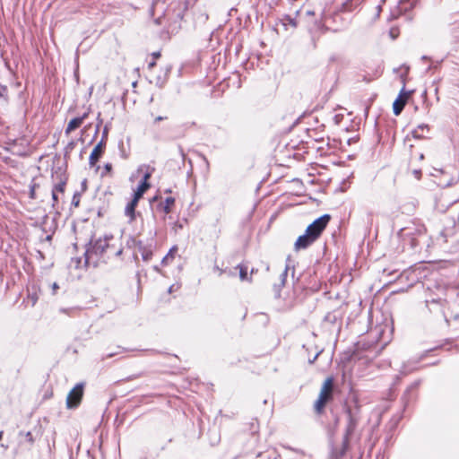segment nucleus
I'll use <instances>...</instances> for the list:
<instances>
[{"label": "nucleus", "mask_w": 459, "mask_h": 459, "mask_svg": "<svg viewBox=\"0 0 459 459\" xmlns=\"http://www.w3.org/2000/svg\"><path fill=\"white\" fill-rule=\"evenodd\" d=\"M152 176V171L146 166H141L130 177V180L134 181L138 178H142V180L135 190H134V196L132 201L126 205L125 212L126 215L130 218V221H134L135 218L134 210L142 198L143 194L150 188L149 179Z\"/></svg>", "instance_id": "nucleus-1"}, {"label": "nucleus", "mask_w": 459, "mask_h": 459, "mask_svg": "<svg viewBox=\"0 0 459 459\" xmlns=\"http://www.w3.org/2000/svg\"><path fill=\"white\" fill-rule=\"evenodd\" d=\"M333 380L332 377H328L325 380L319 396L315 403L316 410L320 412L327 401L331 398L333 391Z\"/></svg>", "instance_id": "nucleus-2"}, {"label": "nucleus", "mask_w": 459, "mask_h": 459, "mask_svg": "<svg viewBox=\"0 0 459 459\" xmlns=\"http://www.w3.org/2000/svg\"><path fill=\"white\" fill-rule=\"evenodd\" d=\"M329 220V215H323L311 223L306 230L316 239L328 224Z\"/></svg>", "instance_id": "nucleus-3"}, {"label": "nucleus", "mask_w": 459, "mask_h": 459, "mask_svg": "<svg viewBox=\"0 0 459 459\" xmlns=\"http://www.w3.org/2000/svg\"><path fill=\"white\" fill-rule=\"evenodd\" d=\"M83 394V385H76L68 394L66 398V405L68 408H75L81 403Z\"/></svg>", "instance_id": "nucleus-4"}, {"label": "nucleus", "mask_w": 459, "mask_h": 459, "mask_svg": "<svg viewBox=\"0 0 459 459\" xmlns=\"http://www.w3.org/2000/svg\"><path fill=\"white\" fill-rule=\"evenodd\" d=\"M411 95V91H405L404 88H403L401 90L398 97L393 103V110H394V114L395 116H398L401 114L402 110L403 109L404 106L406 105Z\"/></svg>", "instance_id": "nucleus-5"}, {"label": "nucleus", "mask_w": 459, "mask_h": 459, "mask_svg": "<svg viewBox=\"0 0 459 459\" xmlns=\"http://www.w3.org/2000/svg\"><path fill=\"white\" fill-rule=\"evenodd\" d=\"M316 238H314L306 230L305 234L299 237L297 241L295 242V248L297 250L306 248L309 245H311Z\"/></svg>", "instance_id": "nucleus-6"}, {"label": "nucleus", "mask_w": 459, "mask_h": 459, "mask_svg": "<svg viewBox=\"0 0 459 459\" xmlns=\"http://www.w3.org/2000/svg\"><path fill=\"white\" fill-rule=\"evenodd\" d=\"M102 152H103V144H102V143H100L94 147V149L92 150V152L90 155L89 161L91 166H94L96 164V162L101 156Z\"/></svg>", "instance_id": "nucleus-7"}, {"label": "nucleus", "mask_w": 459, "mask_h": 459, "mask_svg": "<svg viewBox=\"0 0 459 459\" xmlns=\"http://www.w3.org/2000/svg\"><path fill=\"white\" fill-rule=\"evenodd\" d=\"M87 117V114H84L82 117H75L74 119H72L68 125H67V127L65 129V133L68 134H70L72 131L75 130L76 128H78L79 126H81V125L83 123L84 119Z\"/></svg>", "instance_id": "nucleus-8"}, {"label": "nucleus", "mask_w": 459, "mask_h": 459, "mask_svg": "<svg viewBox=\"0 0 459 459\" xmlns=\"http://www.w3.org/2000/svg\"><path fill=\"white\" fill-rule=\"evenodd\" d=\"M174 204V199L173 198H167L166 199V211L168 212L169 207Z\"/></svg>", "instance_id": "nucleus-9"}, {"label": "nucleus", "mask_w": 459, "mask_h": 459, "mask_svg": "<svg viewBox=\"0 0 459 459\" xmlns=\"http://www.w3.org/2000/svg\"><path fill=\"white\" fill-rule=\"evenodd\" d=\"M176 250H177V249H176L175 247H174V248H172V249H170L169 254L165 257V260H167V259L169 258V255H172V254H173L174 252H176Z\"/></svg>", "instance_id": "nucleus-10"}, {"label": "nucleus", "mask_w": 459, "mask_h": 459, "mask_svg": "<svg viewBox=\"0 0 459 459\" xmlns=\"http://www.w3.org/2000/svg\"><path fill=\"white\" fill-rule=\"evenodd\" d=\"M247 273H245L243 270L240 271V278L244 280L246 278Z\"/></svg>", "instance_id": "nucleus-11"}, {"label": "nucleus", "mask_w": 459, "mask_h": 459, "mask_svg": "<svg viewBox=\"0 0 459 459\" xmlns=\"http://www.w3.org/2000/svg\"><path fill=\"white\" fill-rule=\"evenodd\" d=\"M152 56H153V60H156L157 58H159L160 54L159 53H153Z\"/></svg>", "instance_id": "nucleus-12"}, {"label": "nucleus", "mask_w": 459, "mask_h": 459, "mask_svg": "<svg viewBox=\"0 0 459 459\" xmlns=\"http://www.w3.org/2000/svg\"><path fill=\"white\" fill-rule=\"evenodd\" d=\"M155 65V60H152L149 63V67L152 68Z\"/></svg>", "instance_id": "nucleus-13"}, {"label": "nucleus", "mask_w": 459, "mask_h": 459, "mask_svg": "<svg viewBox=\"0 0 459 459\" xmlns=\"http://www.w3.org/2000/svg\"><path fill=\"white\" fill-rule=\"evenodd\" d=\"M105 169H106L108 171H109V170L111 169V165H110V164H107V165L105 166Z\"/></svg>", "instance_id": "nucleus-14"}, {"label": "nucleus", "mask_w": 459, "mask_h": 459, "mask_svg": "<svg viewBox=\"0 0 459 459\" xmlns=\"http://www.w3.org/2000/svg\"><path fill=\"white\" fill-rule=\"evenodd\" d=\"M420 128L423 131L426 127L424 126H420Z\"/></svg>", "instance_id": "nucleus-15"}]
</instances>
